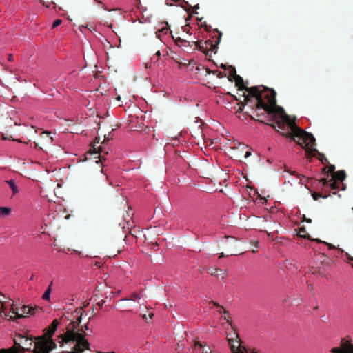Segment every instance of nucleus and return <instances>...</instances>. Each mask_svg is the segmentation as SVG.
Masks as SVG:
<instances>
[{"instance_id": "19", "label": "nucleus", "mask_w": 353, "mask_h": 353, "mask_svg": "<svg viewBox=\"0 0 353 353\" xmlns=\"http://www.w3.org/2000/svg\"><path fill=\"white\" fill-rule=\"evenodd\" d=\"M116 99H117V101H121V96H119H119L116 98Z\"/></svg>"}, {"instance_id": "2", "label": "nucleus", "mask_w": 353, "mask_h": 353, "mask_svg": "<svg viewBox=\"0 0 353 353\" xmlns=\"http://www.w3.org/2000/svg\"><path fill=\"white\" fill-rule=\"evenodd\" d=\"M59 324V321L54 319L50 326L46 330V333L43 336H39L35 343L34 353H53L52 352L56 349L57 345L52 339V336L54 334Z\"/></svg>"}, {"instance_id": "14", "label": "nucleus", "mask_w": 353, "mask_h": 353, "mask_svg": "<svg viewBox=\"0 0 353 353\" xmlns=\"http://www.w3.org/2000/svg\"><path fill=\"white\" fill-rule=\"evenodd\" d=\"M332 353H342L341 346L340 347H334L331 350Z\"/></svg>"}, {"instance_id": "5", "label": "nucleus", "mask_w": 353, "mask_h": 353, "mask_svg": "<svg viewBox=\"0 0 353 353\" xmlns=\"http://www.w3.org/2000/svg\"><path fill=\"white\" fill-rule=\"evenodd\" d=\"M9 306H10V319L26 318L34 314V309L26 305L17 306L12 301H10Z\"/></svg>"}, {"instance_id": "20", "label": "nucleus", "mask_w": 353, "mask_h": 353, "mask_svg": "<svg viewBox=\"0 0 353 353\" xmlns=\"http://www.w3.org/2000/svg\"><path fill=\"white\" fill-rule=\"evenodd\" d=\"M242 110H243V108L240 107V108H239V110H240V111H242Z\"/></svg>"}, {"instance_id": "11", "label": "nucleus", "mask_w": 353, "mask_h": 353, "mask_svg": "<svg viewBox=\"0 0 353 353\" xmlns=\"http://www.w3.org/2000/svg\"><path fill=\"white\" fill-rule=\"evenodd\" d=\"M4 299H5V297H3V296H1L0 298V303H1V309L0 310V313L4 312L5 310L8 307L9 304H10V301L6 302L3 300Z\"/></svg>"}, {"instance_id": "3", "label": "nucleus", "mask_w": 353, "mask_h": 353, "mask_svg": "<svg viewBox=\"0 0 353 353\" xmlns=\"http://www.w3.org/2000/svg\"><path fill=\"white\" fill-rule=\"evenodd\" d=\"M39 337L33 341L30 338L18 336L14 339V344L12 347L8 349L0 350V353H25L26 351L31 350L34 347L35 349V343Z\"/></svg>"}, {"instance_id": "15", "label": "nucleus", "mask_w": 353, "mask_h": 353, "mask_svg": "<svg viewBox=\"0 0 353 353\" xmlns=\"http://www.w3.org/2000/svg\"><path fill=\"white\" fill-rule=\"evenodd\" d=\"M61 23V21L60 19H56L54 23H53V25H52V27L53 28H56L58 26H59L60 24Z\"/></svg>"}, {"instance_id": "16", "label": "nucleus", "mask_w": 353, "mask_h": 353, "mask_svg": "<svg viewBox=\"0 0 353 353\" xmlns=\"http://www.w3.org/2000/svg\"><path fill=\"white\" fill-rule=\"evenodd\" d=\"M14 123V125H16V126H20V125H21V123H19V122H18L17 121H14V123Z\"/></svg>"}, {"instance_id": "9", "label": "nucleus", "mask_w": 353, "mask_h": 353, "mask_svg": "<svg viewBox=\"0 0 353 353\" xmlns=\"http://www.w3.org/2000/svg\"><path fill=\"white\" fill-rule=\"evenodd\" d=\"M345 178V174L343 171H339L336 172L334 176L333 179L334 181H343Z\"/></svg>"}, {"instance_id": "10", "label": "nucleus", "mask_w": 353, "mask_h": 353, "mask_svg": "<svg viewBox=\"0 0 353 353\" xmlns=\"http://www.w3.org/2000/svg\"><path fill=\"white\" fill-rule=\"evenodd\" d=\"M11 213V208L8 207L0 206V217L8 216Z\"/></svg>"}, {"instance_id": "6", "label": "nucleus", "mask_w": 353, "mask_h": 353, "mask_svg": "<svg viewBox=\"0 0 353 353\" xmlns=\"http://www.w3.org/2000/svg\"><path fill=\"white\" fill-rule=\"evenodd\" d=\"M228 341L230 345L232 353H247L245 349L241 345L239 340L234 333L232 338H228Z\"/></svg>"}, {"instance_id": "7", "label": "nucleus", "mask_w": 353, "mask_h": 353, "mask_svg": "<svg viewBox=\"0 0 353 353\" xmlns=\"http://www.w3.org/2000/svg\"><path fill=\"white\" fill-rule=\"evenodd\" d=\"M342 353H353V343L348 340L341 342Z\"/></svg>"}, {"instance_id": "8", "label": "nucleus", "mask_w": 353, "mask_h": 353, "mask_svg": "<svg viewBox=\"0 0 353 353\" xmlns=\"http://www.w3.org/2000/svg\"><path fill=\"white\" fill-rule=\"evenodd\" d=\"M6 183H8L9 185V186L10 187L13 194L18 193L19 189H18L17 185L15 183L14 180H13V179L8 180V181H6Z\"/></svg>"}, {"instance_id": "12", "label": "nucleus", "mask_w": 353, "mask_h": 353, "mask_svg": "<svg viewBox=\"0 0 353 353\" xmlns=\"http://www.w3.org/2000/svg\"><path fill=\"white\" fill-rule=\"evenodd\" d=\"M50 294H51V288L50 287H48L46 290L45 291L44 294H43V299L44 300L49 301L50 299Z\"/></svg>"}, {"instance_id": "4", "label": "nucleus", "mask_w": 353, "mask_h": 353, "mask_svg": "<svg viewBox=\"0 0 353 353\" xmlns=\"http://www.w3.org/2000/svg\"><path fill=\"white\" fill-rule=\"evenodd\" d=\"M70 342L75 343L74 353H82L84 350L88 349V341L81 334L78 332L74 331L67 332L59 343H68Z\"/></svg>"}, {"instance_id": "17", "label": "nucleus", "mask_w": 353, "mask_h": 353, "mask_svg": "<svg viewBox=\"0 0 353 353\" xmlns=\"http://www.w3.org/2000/svg\"><path fill=\"white\" fill-rule=\"evenodd\" d=\"M251 154L250 152H246L245 154V158H248V157H250Z\"/></svg>"}, {"instance_id": "13", "label": "nucleus", "mask_w": 353, "mask_h": 353, "mask_svg": "<svg viewBox=\"0 0 353 353\" xmlns=\"http://www.w3.org/2000/svg\"><path fill=\"white\" fill-rule=\"evenodd\" d=\"M222 319H223V321H224V323H225L227 329L231 328L230 323L228 322L227 316H222Z\"/></svg>"}, {"instance_id": "1", "label": "nucleus", "mask_w": 353, "mask_h": 353, "mask_svg": "<svg viewBox=\"0 0 353 353\" xmlns=\"http://www.w3.org/2000/svg\"><path fill=\"white\" fill-rule=\"evenodd\" d=\"M265 88L264 87H252L248 89V92L258 100L257 109H262L267 114L270 120L276 123L283 121L286 122L291 128V130L294 138H297L296 141L300 144L309 145L314 141V136L307 132L302 131L296 127L294 121L288 117L283 108L276 106L275 95L276 92L272 90L271 97H268L269 104L265 103L261 99V93Z\"/></svg>"}, {"instance_id": "18", "label": "nucleus", "mask_w": 353, "mask_h": 353, "mask_svg": "<svg viewBox=\"0 0 353 353\" xmlns=\"http://www.w3.org/2000/svg\"><path fill=\"white\" fill-rule=\"evenodd\" d=\"M347 258L349 260H353V257L347 254Z\"/></svg>"}]
</instances>
